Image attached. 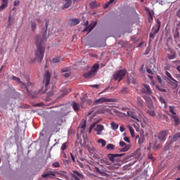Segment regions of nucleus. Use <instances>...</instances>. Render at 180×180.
<instances>
[{"instance_id": "55", "label": "nucleus", "mask_w": 180, "mask_h": 180, "mask_svg": "<svg viewBox=\"0 0 180 180\" xmlns=\"http://www.w3.org/2000/svg\"><path fill=\"white\" fill-rule=\"evenodd\" d=\"M98 123V122H94V123L91 124L89 128H90L91 129H94L95 127L96 126V124H97Z\"/></svg>"}, {"instance_id": "50", "label": "nucleus", "mask_w": 180, "mask_h": 180, "mask_svg": "<svg viewBox=\"0 0 180 180\" xmlns=\"http://www.w3.org/2000/svg\"><path fill=\"white\" fill-rule=\"evenodd\" d=\"M175 58H176V54L175 53L168 56L169 60H174Z\"/></svg>"}, {"instance_id": "45", "label": "nucleus", "mask_w": 180, "mask_h": 180, "mask_svg": "<svg viewBox=\"0 0 180 180\" xmlns=\"http://www.w3.org/2000/svg\"><path fill=\"white\" fill-rule=\"evenodd\" d=\"M145 141V138L143 136H141L139 139L138 143L139 144L141 145Z\"/></svg>"}, {"instance_id": "7", "label": "nucleus", "mask_w": 180, "mask_h": 180, "mask_svg": "<svg viewBox=\"0 0 180 180\" xmlns=\"http://www.w3.org/2000/svg\"><path fill=\"white\" fill-rule=\"evenodd\" d=\"M124 155V153L122 154H108V158L109 159L111 164H115V162L117 160V158L118 157H122Z\"/></svg>"}, {"instance_id": "24", "label": "nucleus", "mask_w": 180, "mask_h": 180, "mask_svg": "<svg viewBox=\"0 0 180 180\" xmlns=\"http://www.w3.org/2000/svg\"><path fill=\"white\" fill-rule=\"evenodd\" d=\"M136 103L140 108H144L143 103V100L140 97H137Z\"/></svg>"}, {"instance_id": "16", "label": "nucleus", "mask_w": 180, "mask_h": 180, "mask_svg": "<svg viewBox=\"0 0 180 180\" xmlns=\"http://www.w3.org/2000/svg\"><path fill=\"white\" fill-rule=\"evenodd\" d=\"M143 98L148 104V108L150 110L153 109V101L151 100V98H150L149 97H146V96H144Z\"/></svg>"}, {"instance_id": "47", "label": "nucleus", "mask_w": 180, "mask_h": 180, "mask_svg": "<svg viewBox=\"0 0 180 180\" xmlns=\"http://www.w3.org/2000/svg\"><path fill=\"white\" fill-rule=\"evenodd\" d=\"M129 132H130L131 136L134 137V131L132 129V127H129Z\"/></svg>"}, {"instance_id": "6", "label": "nucleus", "mask_w": 180, "mask_h": 180, "mask_svg": "<svg viewBox=\"0 0 180 180\" xmlns=\"http://www.w3.org/2000/svg\"><path fill=\"white\" fill-rule=\"evenodd\" d=\"M110 103V102H116V99L115 98H108L106 97H102L96 99L94 101L95 105L103 104L105 103Z\"/></svg>"}, {"instance_id": "10", "label": "nucleus", "mask_w": 180, "mask_h": 180, "mask_svg": "<svg viewBox=\"0 0 180 180\" xmlns=\"http://www.w3.org/2000/svg\"><path fill=\"white\" fill-rule=\"evenodd\" d=\"M119 145L121 148H122L120 150L121 153L127 152L130 149V146L127 145L125 142L122 141L120 142Z\"/></svg>"}, {"instance_id": "41", "label": "nucleus", "mask_w": 180, "mask_h": 180, "mask_svg": "<svg viewBox=\"0 0 180 180\" xmlns=\"http://www.w3.org/2000/svg\"><path fill=\"white\" fill-rule=\"evenodd\" d=\"M114 112H115L117 115H118V116H119V115H122V116H124V117L127 116V115H126L125 113H122V112L118 111L117 110H114Z\"/></svg>"}, {"instance_id": "42", "label": "nucleus", "mask_w": 180, "mask_h": 180, "mask_svg": "<svg viewBox=\"0 0 180 180\" xmlns=\"http://www.w3.org/2000/svg\"><path fill=\"white\" fill-rule=\"evenodd\" d=\"M61 60V58L60 57H56L53 59V63H54L55 64H57L58 63H59Z\"/></svg>"}, {"instance_id": "30", "label": "nucleus", "mask_w": 180, "mask_h": 180, "mask_svg": "<svg viewBox=\"0 0 180 180\" xmlns=\"http://www.w3.org/2000/svg\"><path fill=\"white\" fill-rule=\"evenodd\" d=\"M88 150L91 155H95V152L96 151V149L94 147H89Z\"/></svg>"}, {"instance_id": "59", "label": "nucleus", "mask_w": 180, "mask_h": 180, "mask_svg": "<svg viewBox=\"0 0 180 180\" xmlns=\"http://www.w3.org/2000/svg\"><path fill=\"white\" fill-rule=\"evenodd\" d=\"M78 165L80 168H84V164L79 161H77Z\"/></svg>"}, {"instance_id": "3", "label": "nucleus", "mask_w": 180, "mask_h": 180, "mask_svg": "<svg viewBox=\"0 0 180 180\" xmlns=\"http://www.w3.org/2000/svg\"><path fill=\"white\" fill-rule=\"evenodd\" d=\"M98 70H99V64L95 63L89 72L84 74V78H93V77H95L96 74L98 72Z\"/></svg>"}, {"instance_id": "52", "label": "nucleus", "mask_w": 180, "mask_h": 180, "mask_svg": "<svg viewBox=\"0 0 180 180\" xmlns=\"http://www.w3.org/2000/svg\"><path fill=\"white\" fill-rule=\"evenodd\" d=\"M155 86H156L157 89H158V91H160V92H166V90L165 89L160 88L158 85H156Z\"/></svg>"}, {"instance_id": "60", "label": "nucleus", "mask_w": 180, "mask_h": 180, "mask_svg": "<svg viewBox=\"0 0 180 180\" xmlns=\"http://www.w3.org/2000/svg\"><path fill=\"white\" fill-rule=\"evenodd\" d=\"M157 79H158L159 84H162V79L160 76H157Z\"/></svg>"}, {"instance_id": "38", "label": "nucleus", "mask_w": 180, "mask_h": 180, "mask_svg": "<svg viewBox=\"0 0 180 180\" xmlns=\"http://www.w3.org/2000/svg\"><path fill=\"white\" fill-rule=\"evenodd\" d=\"M148 22H151L153 21V14L150 13V11L148 10Z\"/></svg>"}, {"instance_id": "33", "label": "nucleus", "mask_w": 180, "mask_h": 180, "mask_svg": "<svg viewBox=\"0 0 180 180\" xmlns=\"http://www.w3.org/2000/svg\"><path fill=\"white\" fill-rule=\"evenodd\" d=\"M98 143L102 144V147L106 146V141H105L104 139H98Z\"/></svg>"}, {"instance_id": "21", "label": "nucleus", "mask_w": 180, "mask_h": 180, "mask_svg": "<svg viewBox=\"0 0 180 180\" xmlns=\"http://www.w3.org/2000/svg\"><path fill=\"white\" fill-rule=\"evenodd\" d=\"M68 24L71 26L79 24V19H70L68 21Z\"/></svg>"}, {"instance_id": "49", "label": "nucleus", "mask_w": 180, "mask_h": 180, "mask_svg": "<svg viewBox=\"0 0 180 180\" xmlns=\"http://www.w3.org/2000/svg\"><path fill=\"white\" fill-rule=\"evenodd\" d=\"M155 35V34L152 32L150 33L149 41H152V40L154 39Z\"/></svg>"}, {"instance_id": "19", "label": "nucleus", "mask_w": 180, "mask_h": 180, "mask_svg": "<svg viewBox=\"0 0 180 180\" xmlns=\"http://www.w3.org/2000/svg\"><path fill=\"white\" fill-rule=\"evenodd\" d=\"M127 115L131 118L136 120L137 122H139V120L138 119L137 116L136 115L134 111H131V110L127 111Z\"/></svg>"}, {"instance_id": "5", "label": "nucleus", "mask_w": 180, "mask_h": 180, "mask_svg": "<svg viewBox=\"0 0 180 180\" xmlns=\"http://www.w3.org/2000/svg\"><path fill=\"white\" fill-rule=\"evenodd\" d=\"M51 79V73L49 71H46L44 75V79H43V85L46 88V86H49L50 85Z\"/></svg>"}, {"instance_id": "26", "label": "nucleus", "mask_w": 180, "mask_h": 180, "mask_svg": "<svg viewBox=\"0 0 180 180\" xmlns=\"http://www.w3.org/2000/svg\"><path fill=\"white\" fill-rule=\"evenodd\" d=\"M172 118L174 120L175 122V127L179 126L180 121H179V118L178 117V116L176 115H172Z\"/></svg>"}, {"instance_id": "40", "label": "nucleus", "mask_w": 180, "mask_h": 180, "mask_svg": "<svg viewBox=\"0 0 180 180\" xmlns=\"http://www.w3.org/2000/svg\"><path fill=\"white\" fill-rule=\"evenodd\" d=\"M159 101H160V102H161L162 104L165 105V108H167V103H166L165 100L162 96H160V98H159Z\"/></svg>"}, {"instance_id": "20", "label": "nucleus", "mask_w": 180, "mask_h": 180, "mask_svg": "<svg viewBox=\"0 0 180 180\" xmlns=\"http://www.w3.org/2000/svg\"><path fill=\"white\" fill-rule=\"evenodd\" d=\"M150 68L151 69H147L146 71H147V72H148V74H152L153 75V72H155V71H156L157 68L153 63H150Z\"/></svg>"}, {"instance_id": "57", "label": "nucleus", "mask_w": 180, "mask_h": 180, "mask_svg": "<svg viewBox=\"0 0 180 180\" xmlns=\"http://www.w3.org/2000/svg\"><path fill=\"white\" fill-rule=\"evenodd\" d=\"M124 141L125 142H127V143H130L129 139V137H127V136H125V137L124 138Z\"/></svg>"}, {"instance_id": "4", "label": "nucleus", "mask_w": 180, "mask_h": 180, "mask_svg": "<svg viewBox=\"0 0 180 180\" xmlns=\"http://www.w3.org/2000/svg\"><path fill=\"white\" fill-rule=\"evenodd\" d=\"M126 72L127 70L125 69L116 71L113 75V79H115V81H118V82H120L122 79H123Z\"/></svg>"}, {"instance_id": "56", "label": "nucleus", "mask_w": 180, "mask_h": 180, "mask_svg": "<svg viewBox=\"0 0 180 180\" xmlns=\"http://www.w3.org/2000/svg\"><path fill=\"white\" fill-rule=\"evenodd\" d=\"M71 75V72H67L63 75V77H64L65 78H68V77H70Z\"/></svg>"}, {"instance_id": "11", "label": "nucleus", "mask_w": 180, "mask_h": 180, "mask_svg": "<svg viewBox=\"0 0 180 180\" xmlns=\"http://www.w3.org/2000/svg\"><path fill=\"white\" fill-rule=\"evenodd\" d=\"M71 176L75 179V180H81V179H84V174L79 173L77 170H73Z\"/></svg>"}, {"instance_id": "46", "label": "nucleus", "mask_w": 180, "mask_h": 180, "mask_svg": "<svg viewBox=\"0 0 180 180\" xmlns=\"http://www.w3.org/2000/svg\"><path fill=\"white\" fill-rule=\"evenodd\" d=\"M67 142L63 143L62 146H61V150L64 151L67 149Z\"/></svg>"}, {"instance_id": "58", "label": "nucleus", "mask_w": 180, "mask_h": 180, "mask_svg": "<svg viewBox=\"0 0 180 180\" xmlns=\"http://www.w3.org/2000/svg\"><path fill=\"white\" fill-rule=\"evenodd\" d=\"M90 86H91V88H96V89H98V88H99V84H93L90 85Z\"/></svg>"}, {"instance_id": "17", "label": "nucleus", "mask_w": 180, "mask_h": 180, "mask_svg": "<svg viewBox=\"0 0 180 180\" xmlns=\"http://www.w3.org/2000/svg\"><path fill=\"white\" fill-rule=\"evenodd\" d=\"M96 24H98V22H92L91 24H90L89 26L88 27H86L84 29V32L85 31H88L89 32L92 31V30L95 27V26H96Z\"/></svg>"}, {"instance_id": "15", "label": "nucleus", "mask_w": 180, "mask_h": 180, "mask_svg": "<svg viewBox=\"0 0 180 180\" xmlns=\"http://www.w3.org/2000/svg\"><path fill=\"white\" fill-rule=\"evenodd\" d=\"M86 128V120H82L79 125V129H80L81 134H83Z\"/></svg>"}, {"instance_id": "12", "label": "nucleus", "mask_w": 180, "mask_h": 180, "mask_svg": "<svg viewBox=\"0 0 180 180\" xmlns=\"http://www.w3.org/2000/svg\"><path fill=\"white\" fill-rule=\"evenodd\" d=\"M56 176V171H49L46 174H43L41 175L42 178H50V179H55V177Z\"/></svg>"}, {"instance_id": "32", "label": "nucleus", "mask_w": 180, "mask_h": 180, "mask_svg": "<svg viewBox=\"0 0 180 180\" xmlns=\"http://www.w3.org/2000/svg\"><path fill=\"white\" fill-rule=\"evenodd\" d=\"M31 28L32 31H35L37 29V24L34 21H31Z\"/></svg>"}, {"instance_id": "2", "label": "nucleus", "mask_w": 180, "mask_h": 180, "mask_svg": "<svg viewBox=\"0 0 180 180\" xmlns=\"http://www.w3.org/2000/svg\"><path fill=\"white\" fill-rule=\"evenodd\" d=\"M25 78L27 82V85L24 82H22L20 78L17 77L16 76H11V79H13V81H15L16 82H18L22 88H25L26 89L27 94H30L28 86H30V85H32V83L30 82V77L28 76H25Z\"/></svg>"}, {"instance_id": "31", "label": "nucleus", "mask_w": 180, "mask_h": 180, "mask_svg": "<svg viewBox=\"0 0 180 180\" xmlns=\"http://www.w3.org/2000/svg\"><path fill=\"white\" fill-rule=\"evenodd\" d=\"M169 112L173 115V116L176 115V112H174L175 107L174 106H169Z\"/></svg>"}, {"instance_id": "14", "label": "nucleus", "mask_w": 180, "mask_h": 180, "mask_svg": "<svg viewBox=\"0 0 180 180\" xmlns=\"http://www.w3.org/2000/svg\"><path fill=\"white\" fill-rule=\"evenodd\" d=\"M156 22H157V25H156L157 28L153 27L150 32L153 34H156L159 32L161 27V22L158 19H156Z\"/></svg>"}, {"instance_id": "28", "label": "nucleus", "mask_w": 180, "mask_h": 180, "mask_svg": "<svg viewBox=\"0 0 180 180\" xmlns=\"http://www.w3.org/2000/svg\"><path fill=\"white\" fill-rule=\"evenodd\" d=\"M110 125H111V128L113 131L117 130V129L119 127V125L115 123L114 122H111Z\"/></svg>"}, {"instance_id": "22", "label": "nucleus", "mask_w": 180, "mask_h": 180, "mask_svg": "<svg viewBox=\"0 0 180 180\" xmlns=\"http://www.w3.org/2000/svg\"><path fill=\"white\" fill-rule=\"evenodd\" d=\"M63 1H65V4L62 7L63 9L68 8L71 6V4L72 3V0H63Z\"/></svg>"}, {"instance_id": "44", "label": "nucleus", "mask_w": 180, "mask_h": 180, "mask_svg": "<svg viewBox=\"0 0 180 180\" xmlns=\"http://www.w3.org/2000/svg\"><path fill=\"white\" fill-rule=\"evenodd\" d=\"M170 84L172 86H177V82L173 78V79H171Z\"/></svg>"}, {"instance_id": "54", "label": "nucleus", "mask_w": 180, "mask_h": 180, "mask_svg": "<svg viewBox=\"0 0 180 180\" xmlns=\"http://www.w3.org/2000/svg\"><path fill=\"white\" fill-rule=\"evenodd\" d=\"M15 6H18L20 4V1L16 0L13 2Z\"/></svg>"}, {"instance_id": "18", "label": "nucleus", "mask_w": 180, "mask_h": 180, "mask_svg": "<svg viewBox=\"0 0 180 180\" xmlns=\"http://www.w3.org/2000/svg\"><path fill=\"white\" fill-rule=\"evenodd\" d=\"M9 0H1V5L0 6V11L4 10L8 7Z\"/></svg>"}, {"instance_id": "27", "label": "nucleus", "mask_w": 180, "mask_h": 180, "mask_svg": "<svg viewBox=\"0 0 180 180\" xmlns=\"http://www.w3.org/2000/svg\"><path fill=\"white\" fill-rule=\"evenodd\" d=\"M99 6H101V4H97L96 1H92L91 3H90V7L91 8H96L99 7Z\"/></svg>"}, {"instance_id": "51", "label": "nucleus", "mask_w": 180, "mask_h": 180, "mask_svg": "<svg viewBox=\"0 0 180 180\" xmlns=\"http://www.w3.org/2000/svg\"><path fill=\"white\" fill-rule=\"evenodd\" d=\"M165 75L169 79H173V77H172L171 74L169 72H165Z\"/></svg>"}, {"instance_id": "25", "label": "nucleus", "mask_w": 180, "mask_h": 180, "mask_svg": "<svg viewBox=\"0 0 180 180\" xmlns=\"http://www.w3.org/2000/svg\"><path fill=\"white\" fill-rule=\"evenodd\" d=\"M56 175H59L60 176L64 177L65 179L68 178L67 174H65V172H61V171H58L55 172Z\"/></svg>"}, {"instance_id": "29", "label": "nucleus", "mask_w": 180, "mask_h": 180, "mask_svg": "<svg viewBox=\"0 0 180 180\" xmlns=\"http://www.w3.org/2000/svg\"><path fill=\"white\" fill-rule=\"evenodd\" d=\"M105 129V127L102 124L97 125V127L95 129V130L103 131Z\"/></svg>"}, {"instance_id": "35", "label": "nucleus", "mask_w": 180, "mask_h": 180, "mask_svg": "<svg viewBox=\"0 0 180 180\" xmlns=\"http://www.w3.org/2000/svg\"><path fill=\"white\" fill-rule=\"evenodd\" d=\"M53 168H60V163L59 162H55L52 164Z\"/></svg>"}, {"instance_id": "13", "label": "nucleus", "mask_w": 180, "mask_h": 180, "mask_svg": "<svg viewBox=\"0 0 180 180\" xmlns=\"http://www.w3.org/2000/svg\"><path fill=\"white\" fill-rule=\"evenodd\" d=\"M167 134H168V130H163L160 131L158 134V140H160V141H165Z\"/></svg>"}, {"instance_id": "62", "label": "nucleus", "mask_w": 180, "mask_h": 180, "mask_svg": "<svg viewBox=\"0 0 180 180\" xmlns=\"http://www.w3.org/2000/svg\"><path fill=\"white\" fill-rule=\"evenodd\" d=\"M86 103H87L89 105H92V100H91V99L87 100Z\"/></svg>"}, {"instance_id": "39", "label": "nucleus", "mask_w": 180, "mask_h": 180, "mask_svg": "<svg viewBox=\"0 0 180 180\" xmlns=\"http://www.w3.org/2000/svg\"><path fill=\"white\" fill-rule=\"evenodd\" d=\"M141 152H140V150H136V152H135V158H141Z\"/></svg>"}, {"instance_id": "37", "label": "nucleus", "mask_w": 180, "mask_h": 180, "mask_svg": "<svg viewBox=\"0 0 180 180\" xmlns=\"http://www.w3.org/2000/svg\"><path fill=\"white\" fill-rule=\"evenodd\" d=\"M115 0H110L108 2H107L105 4L103 5V8H107L110 6V4L114 2Z\"/></svg>"}, {"instance_id": "64", "label": "nucleus", "mask_w": 180, "mask_h": 180, "mask_svg": "<svg viewBox=\"0 0 180 180\" xmlns=\"http://www.w3.org/2000/svg\"><path fill=\"white\" fill-rule=\"evenodd\" d=\"M62 72H68V68H63L61 70Z\"/></svg>"}, {"instance_id": "63", "label": "nucleus", "mask_w": 180, "mask_h": 180, "mask_svg": "<svg viewBox=\"0 0 180 180\" xmlns=\"http://www.w3.org/2000/svg\"><path fill=\"white\" fill-rule=\"evenodd\" d=\"M120 132H124V127L123 126H120Z\"/></svg>"}, {"instance_id": "23", "label": "nucleus", "mask_w": 180, "mask_h": 180, "mask_svg": "<svg viewBox=\"0 0 180 180\" xmlns=\"http://www.w3.org/2000/svg\"><path fill=\"white\" fill-rule=\"evenodd\" d=\"M72 106V108L75 112L79 111V103H77L75 101H73Z\"/></svg>"}, {"instance_id": "61", "label": "nucleus", "mask_w": 180, "mask_h": 180, "mask_svg": "<svg viewBox=\"0 0 180 180\" xmlns=\"http://www.w3.org/2000/svg\"><path fill=\"white\" fill-rule=\"evenodd\" d=\"M127 91V88H124L122 90L120 91V92H122V94H126Z\"/></svg>"}, {"instance_id": "53", "label": "nucleus", "mask_w": 180, "mask_h": 180, "mask_svg": "<svg viewBox=\"0 0 180 180\" xmlns=\"http://www.w3.org/2000/svg\"><path fill=\"white\" fill-rule=\"evenodd\" d=\"M95 171L98 173V174H103L102 170H101V169H99V167H95Z\"/></svg>"}, {"instance_id": "48", "label": "nucleus", "mask_w": 180, "mask_h": 180, "mask_svg": "<svg viewBox=\"0 0 180 180\" xmlns=\"http://www.w3.org/2000/svg\"><path fill=\"white\" fill-rule=\"evenodd\" d=\"M148 160H151L152 162H154L155 158L153 157V155L151 153H148Z\"/></svg>"}, {"instance_id": "9", "label": "nucleus", "mask_w": 180, "mask_h": 180, "mask_svg": "<svg viewBox=\"0 0 180 180\" xmlns=\"http://www.w3.org/2000/svg\"><path fill=\"white\" fill-rule=\"evenodd\" d=\"M179 138H180V132H178L176 134H174L173 139H172V141H170L169 143L167 142L166 143L165 150H169V148L170 146L172 145V143L173 142L177 141Z\"/></svg>"}, {"instance_id": "8", "label": "nucleus", "mask_w": 180, "mask_h": 180, "mask_svg": "<svg viewBox=\"0 0 180 180\" xmlns=\"http://www.w3.org/2000/svg\"><path fill=\"white\" fill-rule=\"evenodd\" d=\"M142 94H145L147 96H151L153 91L148 84H143V88L141 89Z\"/></svg>"}, {"instance_id": "1", "label": "nucleus", "mask_w": 180, "mask_h": 180, "mask_svg": "<svg viewBox=\"0 0 180 180\" xmlns=\"http://www.w3.org/2000/svg\"><path fill=\"white\" fill-rule=\"evenodd\" d=\"M50 25V20H44V25H43L44 33L41 35H37L34 37V41L37 46V50L34 51L36 59L41 63L44 60L45 53V43L47 40L46 33L48 31L49 26Z\"/></svg>"}, {"instance_id": "43", "label": "nucleus", "mask_w": 180, "mask_h": 180, "mask_svg": "<svg viewBox=\"0 0 180 180\" xmlns=\"http://www.w3.org/2000/svg\"><path fill=\"white\" fill-rule=\"evenodd\" d=\"M147 113L152 117H155V113L153 110H148Z\"/></svg>"}, {"instance_id": "36", "label": "nucleus", "mask_w": 180, "mask_h": 180, "mask_svg": "<svg viewBox=\"0 0 180 180\" xmlns=\"http://www.w3.org/2000/svg\"><path fill=\"white\" fill-rule=\"evenodd\" d=\"M106 148L108 150H112L115 148V146L112 143H109V144L107 145Z\"/></svg>"}, {"instance_id": "34", "label": "nucleus", "mask_w": 180, "mask_h": 180, "mask_svg": "<svg viewBox=\"0 0 180 180\" xmlns=\"http://www.w3.org/2000/svg\"><path fill=\"white\" fill-rule=\"evenodd\" d=\"M102 162L104 163L105 165H111V162L110 161H109V160H108V158H104L102 160Z\"/></svg>"}]
</instances>
